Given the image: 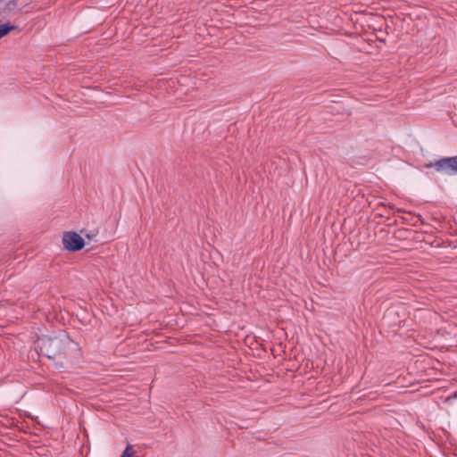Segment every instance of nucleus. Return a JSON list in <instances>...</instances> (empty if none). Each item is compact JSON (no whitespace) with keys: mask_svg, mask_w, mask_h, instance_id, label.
Returning a JSON list of instances; mask_svg holds the SVG:
<instances>
[{"mask_svg":"<svg viewBox=\"0 0 457 457\" xmlns=\"http://www.w3.org/2000/svg\"><path fill=\"white\" fill-rule=\"evenodd\" d=\"M36 346L48 359L60 361V367L64 368V360H68L72 352L78 351V345L65 333L54 336H42L36 341Z\"/></svg>","mask_w":457,"mask_h":457,"instance_id":"obj_1","label":"nucleus"},{"mask_svg":"<svg viewBox=\"0 0 457 457\" xmlns=\"http://www.w3.org/2000/svg\"><path fill=\"white\" fill-rule=\"evenodd\" d=\"M425 168H435L438 172H453L457 173V157H445L434 162L426 163Z\"/></svg>","mask_w":457,"mask_h":457,"instance_id":"obj_2","label":"nucleus"},{"mask_svg":"<svg viewBox=\"0 0 457 457\" xmlns=\"http://www.w3.org/2000/svg\"><path fill=\"white\" fill-rule=\"evenodd\" d=\"M63 247L71 252L81 250L85 245L84 239L75 231H67L62 235Z\"/></svg>","mask_w":457,"mask_h":457,"instance_id":"obj_3","label":"nucleus"},{"mask_svg":"<svg viewBox=\"0 0 457 457\" xmlns=\"http://www.w3.org/2000/svg\"><path fill=\"white\" fill-rule=\"evenodd\" d=\"M17 29V26L4 23L0 25V38L4 37L11 31Z\"/></svg>","mask_w":457,"mask_h":457,"instance_id":"obj_4","label":"nucleus"},{"mask_svg":"<svg viewBox=\"0 0 457 457\" xmlns=\"http://www.w3.org/2000/svg\"><path fill=\"white\" fill-rule=\"evenodd\" d=\"M120 457H136L135 456V451L133 450L132 446L130 445H128L123 451Z\"/></svg>","mask_w":457,"mask_h":457,"instance_id":"obj_5","label":"nucleus"},{"mask_svg":"<svg viewBox=\"0 0 457 457\" xmlns=\"http://www.w3.org/2000/svg\"><path fill=\"white\" fill-rule=\"evenodd\" d=\"M97 235V230L90 231L89 233H85V237L88 239H94Z\"/></svg>","mask_w":457,"mask_h":457,"instance_id":"obj_6","label":"nucleus"},{"mask_svg":"<svg viewBox=\"0 0 457 457\" xmlns=\"http://www.w3.org/2000/svg\"><path fill=\"white\" fill-rule=\"evenodd\" d=\"M58 361V362H56V365H59V366H60V362H61V361Z\"/></svg>","mask_w":457,"mask_h":457,"instance_id":"obj_7","label":"nucleus"},{"mask_svg":"<svg viewBox=\"0 0 457 457\" xmlns=\"http://www.w3.org/2000/svg\"><path fill=\"white\" fill-rule=\"evenodd\" d=\"M453 396H454V397H457V393H454Z\"/></svg>","mask_w":457,"mask_h":457,"instance_id":"obj_8","label":"nucleus"}]
</instances>
